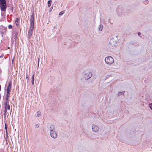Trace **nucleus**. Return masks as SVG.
<instances>
[{
	"label": "nucleus",
	"instance_id": "25",
	"mask_svg": "<svg viewBox=\"0 0 152 152\" xmlns=\"http://www.w3.org/2000/svg\"><path fill=\"white\" fill-rule=\"evenodd\" d=\"M1 95L0 94V99H1Z\"/></svg>",
	"mask_w": 152,
	"mask_h": 152
},
{
	"label": "nucleus",
	"instance_id": "22",
	"mask_svg": "<svg viewBox=\"0 0 152 152\" xmlns=\"http://www.w3.org/2000/svg\"><path fill=\"white\" fill-rule=\"evenodd\" d=\"M31 82L32 85H33L34 84V80H32Z\"/></svg>",
	"mask_w": 152,
	"mask_h": 152
},
{
	"label": "nucleus",
	"instance_id": "21",
	"mask_svg": "<svg viewBox=\"0 0 152 152\" xmlns=\"http://www.w3.org/2000/svg\"><path fill=\"white\" fill-rule=\"evenodd\" d=\"M26 79H27V81H28V80H29V78H28V75H26Z\"/></svg>",
	"mask_w": 152,
	"mask_h": 152
},
{
	"label": "nucleus",
	"instance_id": "3",
	"mask_svg": "<svg viewBox=\"0 0 152 152\" xmlns=\"http://www.w3.org/2000/svg\"><path fill=\"white\" fill-rule=\"evenodd\" d=\"M0 7L1 11H5L6 8V4L5 0H0Z\"/></svg>",
	"mask_w": 152,
	"mask_h": 152
},
{
	"label": "nucleus",
	"instance_id": "19",
	"mask_svg": "<svg viewBox=\"0 0 152 152\" xmlns=\"http://www.w3.org/2000/svg\"><path fill=\"white\" fill-rule=\"evenodd\" d=\"M34 74L32 77V80H34Z\"/></svg>",
	"mask_w": 152,
	"mask_h": 152
},
{
	"label": "nucleus",
	"instance_id": "10",
	"mask_svg": "<svg viewBox=\"0 0 152 152\" xmlns=\"http://www.w3.org/2000/svg\"><path fill=\"white\" fill-rule=\"evenodd\" d=\"M20 20V19L19 18H17L16 19L15 22L16 25L17 26H19V21Z\"/></svg>",
	"mask_w": 152,
	"mask_h": 152
},
{
	"label": "nucleus",
	"instance_id": "12",
	"mask_svg": "<svg viewBox=\"0 0 152 152\" xmlns=\"http://www.w3.org/2000/svg\"><path fill=\"white\" fill-rule=\"evenodd\" d=\"M52 1L51 0H49L48 1V7H50L51 5V2Z\"/></svg>",
	"mask_w": 152,
	"mask_h": 152
},
{
	"label": "nucleus",
	"instance_id": "20",
	"mask_svg": "<svg viewBox=\"0 0 152 152\" xmlns=\"http://www.w3.org/2000/svg\"><path fill=\"white\" fill-rule=\"evenodd\" d=\"M149 106L150 108L152 110V103L150 104Z\"/></svg>",
	"mask_w": 152,
	"mask_h": 152
},
{
	"label": "nucleus",
	"instance_id": "18",
	"mask_svg": "<svg viewBox=\"0 0 152 152\" xmlns=\"http://www.w3.org/2000/svg\"><path fill=\"white\" fill-rule=\"evenodd\" d=\"M50 130H51V129L53 130V129H54V126L53 125L51 126L50 127Z\"/></svg>",
	"mask_w": 152,
	"mask_h": 152
},
{
	"label": "nucleus",
	"instance_id": "28",
	"mask_svg": "<svg viewBox=\"0 0 152 152\" xmlns=\"http://www.w3.org/2000/svg\"><path fill=\"white\" fill-rule=\"evenodd\" d=\"M118 11H118V10H117V12H118Z\"/></svg>",
	"mask_w": 152,
	"mask_h": 152
},
{
	"label": "nucleus",
	"instance_id": "8",
	"mask_svg": "<svg viewBox=\"0 0 152 152\" xmlns=\"http://www.w3.org/2000/svg\"><path fill=\"white\" fill-rule=\"evenodd\" d=\"M93 130L95 132H97L99 130V128L96 125H93L92 126Z\"/></svg>",
	"mask_w": 152,
	"mask_h": 152
},
{
	"label": "nucleus",
	"instance_id": "17",
	"mask_svg": "<svg viewBox=\"0 0 152 152\" xmlns=\"http://www.w3.org/2000/svg\"><path fill=\"white\" fill-rule=\"evenodd\" d=\"M12 26L11 25H9L8 26V28L10 29L12 28Z\"/></svg>",
	"mask_w": 152,
	"mask_h": 152
},
{
	"label": "nucleus",
	"instance_id": "29",
	"mask_svg": "<svg viewBox=\"0 0 152 152\" xmlns=\"http://www.w3.org/2000/svg\"><path fill=\"white\" fill-rule=\"evenodd\" d=\"M1 58V56H0V58Z\"/></svg>",
	"mask_w": 152,
	"mask_h": 152
},
{
	"label": "nucleus",
	"instance_id": "16",
	"mask_svg": "<svg viewBox=\"0 0 152 152\" xmlns=\"http://www.w3.org/2000/svg\"><path fill=\"white\" fill-rule=\"evenodd\" d=\"M149 1L148 0H146L144 1V4H147L148 3Z\"/></svg>",
	"mask_w": 152,
	"mask_h": 152
},
{
	"label": "nucleus",
	"instance_id": "11",
	"mask_svg": "<svg viewBox=\"0 0 152 152\" xmlns=\"http://www.w3.org/2000/svg\"><path fill=\"white\" fill-rule=\"evenodd\" d=\"M103 28V26L102 24H100L99 25V30L100 31H102V30Z\"/></svg>",
	"mask_w": 152,
	"mask_h": 152
},
{
	"label": "nucleus",
	"instance_id": "1",
	"mask_svg": "<svg viewBox=\"0 0 152 152\" xmlns=\"http://www.w3.org/2000/svg\"><path fill=\"white\" fill-rule=\"evenodd\" d=\"M12 83L11 81L9 82L8 83V86L7 88V93L5 96V100L4 101V115H6L7 111L9 110L10 108L9 102L10 101V94Z\"/></svg>",
	"mask_w": 152,
	"mask_h": 152
},
{
	"label": "nucleus",
	"instance_id": "7",
	"mask_svg": "<svg viewBox=\"0 0 152 152\" xmlns=\"http://www.w3.org/2000/svg\"><path fill=\"white\" fill-rule=\"evenodd\" d=\"M92 73L89 72L85 74L84 77L86 79H88L92 76Z\"/></svg>",
	"mask_w": 152,
	"mask_h": 152
},
{
	"label": "nucleus",
	"instance_id": "9",
	"mask_svg": "<svg viewBox=\"0 0 152 152\" xmlns=\"http://www.w3.org/2000/svg\"><path fill=\"white\" fill-rule=\"evenodd\" d=\"M18 33L16 31H14L12 34V37H14V39H16V38L18 36Z\"/></svg>",
	"mask_w": 152,
	"mask_h": 152
},
{
	"label": "nucleus",
	"instance_id": "5",
	"mask_svg": "<svg viewBox=\"0 0 152 152\" xmlns=\"http://www.w3.org/2000/svg\"><path fill=\"white\" fill-rule=\"evenodd\" d=\"M117 43V40L113 38L111 39L109 42V43L112 46H115Z\"/></svg>",
	"mask_w": 152,
	"mask_h": 152
},
{
	"label": "nucleus",
	"instance_id": "6",
	"mask_svg": "<svg viewBox=\"0 0 152 152\" xmlns=\"http://www.w3.org/2000/svg\"><path fill=\"white\" fill-rule=\"evenodd\" d=\"M50 134L51 137L53 138H56L57 137L56 133L54 131L53 129H51Z\"/></svg>",
	"mask_w": 152,
	"mask_h": 152
},
{
	"label": "nucleus",
	"instance_id": "15",
	"mask_svg": "<svg viewBox=\"0 0 152 152\" xmlns=\"http://www.w3.org/2000/svg\"><path fill=\"white\" fill-rule=\"evenodd\" d=\"M40 114H41V112L40 111H38L37 113V115L38 116H39V115H40Z\"/></svg>",
	"mask_w": 152,
	"mask_h": 152
},
{
	"label": "nucleus",
	"instance_id": "14",
	"mask_svg": "<svg viewBox=\"0 0 152 152\" xmlns=\"http://www.w3.org/2000/svg\"><path fill=\"white\" fill-rule=\"evenodd\" d=\"M5 129L6 130V133L7 134V125H6V123H5Z\"/></svg>",
	"mask_w": 152,
	"mask_h": 152
},
{
	"label": "nucleus",
	"instance_id": "13",
	"mask_svg": "<svg viewBox=\"0 0 152 152\" xmlns=\"http://www.w3.org/2000/svg\"><path fill=\"white\" fill-rule=\"evenodd\" d=\"M65 13V11H61V12H60L59 14V15H62L64 13Z\"/></svg>",
	"mask_w": 152,
	"mask_h": 152
},
{
	"label": "nucleus",
	"instance_id": "26",
	"mask_svg": "<svg viewBox=\"0 0 152 152\" xmlns=\"http://www.w3.org/2000/svg\"><path fill=\"white\" fill-rule=\"evenodd\" d=\"M39 58H38V62H39Z\"/></svg>",
	"mask_w": 152,
	"mask_h": 152
},
{
	"label": "nucleus",
	"instance_id": "4",
	"mask_svg": "<svg viewBox=\"0 0 152 152\" xmlns=\"http://www.w3.org/2000/svg\"><path fill=\"white\" fill-rule=\"evenodd\" d=\"M104 61L106 64H111L114 62L113 58L110 56L106 57L105 58Z\"/></svg>",
	"mask_w": 152,
	"mask_h": 152
},
{
	"label": "nucleus",
	"instance_id": "23",
	"mask_svg": "<svg viewBox=\"0 0 152 152\" xmlns=\"http://www.w3.org/2000/svg\"><path fill=\"white\" fill-rule=\"evenodd\" d=\"M141 34V33L140 32L138 33V35H140Z\"/></svg>",
	"mask_w": 152,
	"mask_h": 152
},
{
	"label": "nucleus",
	"instance_id": "24",
	"mask_svg": "<svg viewBox=\"0 0 152 152\" xmlns=\"http://www.w3.org/2000/svg\"><path fill=\"white\" fill-rule=\"evenodd\" d=\"M36 126L37 127H39V126H38V124H36Z\"/></svg>",
	"mask_w": 152,
	"mask_h": 152
},
{
	"label": "nucleus",
	"instance_id": "2",
	"mask_svg": "<svg viewBox=\"0 0 152 152\" xmlns=\"http://www.w3.org/2000/svg\"><path fill=\"white\" fill-rule=\"evenodd\" d=\"M34 29V18L33 14L30 17V26L28 31V38L30 39L32 36Z\"/></svg>",
	"mask_w": 152,
	"mask_h": 152
},
{
	"label": "nucleus",
	"instance_id": "27",
	"mask_svg": "<svg viewBox=\"0 0 152 152\" xmlns=\"http://www.w3.org/2000/svg\"><path fill=\"white\" fill-rule=\"evenodd\" d=\"M1 86L0 85V91H1Z\"/></svg>",
	"mask_w": 152,
	"mask_h": 152
}]
</instances>
